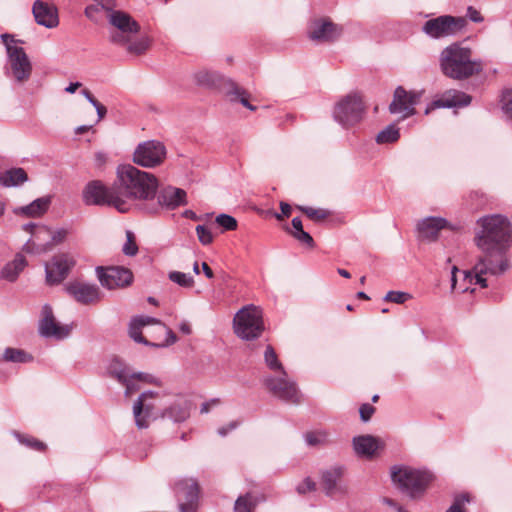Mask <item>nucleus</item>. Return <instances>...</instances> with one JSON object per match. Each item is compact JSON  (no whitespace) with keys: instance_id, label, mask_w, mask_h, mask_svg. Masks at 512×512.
Returning a JSON list of instances; mask_svg holds the SVG:
<instances>
[{"instance_id":"obj_1","label":"nucleus","mask_w":512,"mask_h":512,"mask_svg":"<svg viewBox=\"0 0 512 512\" xmlns=\"http://www.w3.org/2000/svg\"><path fill=\"white\" fill-rule=\"evenodd\" d=\"M115 183L119 198L125 201L153 199L158 189V180L153 174L131 164L118 166Z\"/></svg>"},{"instance_id":"obj_2","label":"nucleus","mask_w":512,"mask_h":512,"mask_svg":"<svg viewBox=\"0 0 512 512\" xmlns=\"http://www.w3.org/2000/svg\"><path fill=\"white\" fill-rule=\"evenodd\" d=\"M440 66L445 76L455 80L467 79L483 69L480 60H472V50L460 43H453L441 52Z\"/></svg>"},{"instance_id":"obj_3","label":"nucleus","mask_w":512,"mask_h":512,"mask_svg":"<svg viewBox=\"0 0 512 512\" xmlns=\"http://www.w3.org/2000/svg\"><path fill=\"white\" fill-rule=\"evenodd\" d=\"M482 230L475 237L484 252H505L512 243V225L501 215L486 216L480 220Z\"/></svg>"},{"instance_id":"obj_4","label":"nucleus","mask_w":512,"mask_h":512,"mask_svg":"<svg viewBox=\"0 0 512 512\" xmlns=\"http://www.w3.org/2000/svg\"><path fill=\"white\" fill-rule=\"evenodd\" d=\"M194 80L198 86L222 90L230 102L241 103L250 111L257 110V107L249 102L250 94L246 89L218 72L200 70L194 74Z\"/></svg>"},{"instance_id":"obj_5","label":"nucleus","mask_w":512,"mask_h":512,"mask_svg":"<svg viewBox=\"0 0 512 512\" xmlns=\"http://www.w3.org/2000/svg\"><path fill=\"white\" fill-rule=\"evenodd\" d=\"M391 479L403 493L418 498L425 493L434 476L427 470L394 465L391 467Z\"/></svg>"},{"instance_id":"obj_6","label":"nucleus","mask_w":512,"mask_h":512,"mask_svg":"<svg viewBox=\"0 0 512 512\" xmlns=\"http://www.w3.org/2000/svg\"><path fill=\"white\" fill-rule=\"evenodd\" d=\"M82 199L86 205L114 207L121 213L129 210L127 201L119 198L115 182L106 186L100 180L89 181L83 189Z\"/></svg>"},{"instance_id":"obj_7","label":"nucleus","mask_w":512,"mask_h":512,"mask_svg":"<svg viewBox=\"0 0 512 512\" xmlns=\"http://www.w3.org/2000/svg\"><path fill=\"white\" fill-rule=\"evenodd\" d=\"M233 328L235 334L243 340L258 339L265 330L261 310L253 304L242 307L234 316Z\"/></svg>"},{"instance_id":"obj_8","label":"nucleus","mask_w":512,"mask_h":512,"mask_svg":"<svg viewBox=\"0 0 512 512\" xmlns=\"http://www.w3.org/2000/svg\"><path fill=\"white\" fill-rule=\"evenodd\" d=\"M366 107L362 96L353 92L341 98L334 106L333 117L344 128L360 123L365 115Z\"/></svg>"},{"instance_id":"obj_9","label":"nucleus","mask_w":512,"mask_h":512,"mask_svg":"<svg viewBox=\"0 0 512 512\" xmlns=\"http://www.w3.org/2000/svg\"><path fill=\"white\" fill-rule=\"evenodd\" d=\"M466 25L464 17L440 15L427 20L422 26V31L432 39H441L458 34Z\"/></svg>"},{"instance_id":"obj_10","label":"nucleus","mask_w":512,"mask_h":512,"mask_svg":"<svg viewBox=\"0 0 512 512\" xmlns=\"http://www.w3.org/2000/svg\"><path fill=\"white\" fill-rule=\"evenodd\" d=\"M166 153V147L162 142L149 140L136 147L133 161L139 166L153 168L163 163Z\"/></svg>"},{"instance_id":"obj_11","label":"nucleus","mask_w":512,"mask_h":512,"mask_svg":"<svg viewBox=\"0 0 512 512\" xmlns=\"http://www.w3.org/2000/svg\"><path fill=\"white\" fill-rule=\"evenodd\" d=\"M96 274L100 284L108 290L128 287L134 280L132 271L123 266H97Z\"/></svg>"},{"instance_id":"obj_12","label":"nucleus","mask_w":512,"mask_h":512,"mask_svg":"<svg viewBox=\"0 0 512 512\" xmlns=\"http://www.w3.org/2000/svg\"><path fill=\"white\" fill-rule=\"evenodd\" d=\"M461 225H454L446 218L429 216L417 223V237L420 241L433 242L436 241L442 230L460 231Z\"/></svg>"},{"instance_id":"obj_13","label":"nucleus","mask_w":512,"mask_h":512,"mask_svg":"<svg viewBox=\"0 0 512 512\" xmlns=\"http://www.w3.org/2000/svg\"><path fill=\"white\" fill-rule=\"evenodd\" d=\"M498 263L494 258H479V263L474 267L473 285H479L481 288L489 287V276H498L507 271L510 267L509 258H499Z\"/></svg>"},{"instance_id":"obj_14","label":"nucleus","mask_w":512,"mask_h":512,"mask_svg":"<svg viewBox=\"0 0 512 512\" xmlns=\"http://www.w3.org/2000/svg\"><path fill=\"white\" fill-rule=\"evenodd\" d=\"M8 63L17 82L27 81L32 72L31 62L22 47L7 45Z\"/></svg>"},{"instance_id":"obj_15","label":"nucleus","mask_w":512,"mask_h":512,"mask_svg":"<svg viewBox=\"0 0 512 512\" xmlns=\"http://www.w3.org/2000/svg\"><path fill=\"white\" fill-rule=\"evenodd\" d=\"M64 290L70 297L82 305L97 303L103 297V293L96 284L84 283L78 280L66 283Z\"/></svg>"},{"instance_id":"obj_16","label":"nucleus","mask_w":512,"mask_h":512,"mask_svg":"<svg viewBox=\"0 0 512 512\" xmlns=\"http://www.w3.org/2000/svg\"><path fill=\"white\" fill-rule=\"evenodd\" d=\"M421 95V92L406 91L402 86H398L394 91L389 111L391 113H403L405 118L413 116L416 113L415 106L419 103Z\"/></svg>"},{"instance_id":"obj_17","label":"nucleus","mask_w":512,"mask_h":512,"mask_svg":"<svg viewBox=\"0 0 512 512\" xmlns=\"http://www.w3.org/2000/svg\"><path fill=\"white\" fill-rule=\"evenodd\" d=\"M343 32V28L329 18H318L311 21L308 36L311 40L321 42H333Z\"/></svg>"},{"instance_id":"obj_18","label":"nucleus","mask_w":512,"mask_h":512,"mask_svg":"<svg viewBox=\"0 0 512 512\" xmlns=\"http://www.w3.org/2000/svg\"><path fill=\"white\" fill-rule=\"evenodd\" d=\"M42 318L39 321V333L45 338L54 337L64 339L70 333L71 328L67 325H61L54 317L52 307L45 304L42 307Z\"/></svg>"},{"instance_id":"obj_19","label":"nucleus","mask_w":512,"mask_h":512,"mask_svg":"<svg viewBox=\"0 0 512 512\" xmlns=\"http://www.w3.org/2000/svg\"><path fill=\"white\" fill-rule=\"evenodd\" d=\"M75 265V258H51V261L45 263L47 284L51 286L60 284Z\"/></svg>"},{"instance_id":"obj_20","label":"nucleus","mask_w":512,"mask_h":512,"mask_svg":"<svg viewBox=\"0 0 512 512\" xmlns=\"http://www.w3.org/2000/svg\"><path fill=\"white\" fill-rule=\"evenodd\" d=\"M344 472L345 468L341 465L321 471L320 483L326 496L334 497L336 494L344 495L347 493V487L339 483L344 476Z\"/></svg>"},{"instance_id":"obj_21","label":"nucleus","mask_w":512,"mask_h":512,"mask_svg":"<svg viewBox=\"0 0 512 512\" xmlns=\"http://www.w3.org/2000/svg\"><path fill=\"white\" fill-rule=\"evenodd\" d=\"M158 392L148 390L139 395L137 400L133 405V414L135 419V424L138 429H146L149 427L148 419L151 417L154 405L150 403H145L148 398H156L158 397Z\"/></svg>"},{"instance_id":"obj_22","label":"nucleus","mask_w":512,"mask_h":512,"mask_svg":"<svg viewBox=\"0 0 512 512\" xmlns=\"http://www.w3.org/2000/svg\"><path fill=\"white\" fill-rule=\"evenodd\" d=\"M32 13L37 24L46 28H54L59 24L58 10L42 0H36L32 6Z\"/></svg>"},{"instance_id":"obj_23","label":"nucleus","mask_w":512,"mask_h":512,"mask_svg":"<svg viewBox=\"0 0 512 512\" xmlns=\"http://www.w3.org/2000/svg\"><path fill=\"white\" fill-rule=\"evenodd\" d=\"M158 204L167 210H174L187 204V193L181 188L167 186L158 192Z\"/></svg>"},{"instance_id":"obj_24","label":"nucleus","mask_w":512,"mask_h":512,"mask_svg":"<svg viewBox=\"0 0 512 512\" xmlns=\"http://www.w3.org/2000/svg\"><path fill=\"white\" fill-rule=\"evenodd\" d=\"M265 386L282 400L298 402V391L296 385L284 378L270 377L265 380Z\"/></svg>"},{"instance_id":"obj_25","label":"nucleus","mask_w":512,"mask_h":512,"mask_svg":"<svg viewBox=\"0 0 512 512\" xmlns=\"http://www.w3.org/2000/svg\"><path fill=\"white\" fill-rule=\"evenodd\" d=\"M353 448L360 458L373 459L376 451L382 449L384 444L372 435L355 436L352 440Z\"/></svg>"},{"instance_id":"obj_26","label":"nucleus","mask_w":512,"mask_h":512,"mask_svg":"<svg viewBox=\"0 0 512 512\" xmlns=\"http://www.w3.org/2000/svg\"><path fill=\"white\" fill-rule=\"evenodd\" d=\"M173 491L177 499L185 500L183 503H198L200 486L195 479H180L173 485Z\"/></svg>"},{"instance_id":"obj_27","label":"nucleus","mask_w":512,"mask_h":512,"mask_svg":"<svg viewBox=\"0 0 512 512\" xmlns=\"http://www.w3.org/2000/svg\"><path fill=\"white\" fill-rule=\"evenodd\" d=\"M471 100V96L462 91L448 90L431 103V108L464 107L469 105Z\"/></svg>"},{"instance_id":"obj_28","label":"nucleus","mask_w":512,"mask_h":512,"mask_svg":"<svg viewBox=\"0 0 512 512\" xmlns=\"http://www.w3.org/2000/svg\"><path fill=\"white\" fill-rule=\"evenodd\" d=\"M474 268L472 270H460L457 266L451 269V290L458 293H466L475 291L471 286L474 280Z\"/></svg>"},{"instance_id":"obj_29","label":"nucleus","mask_w":512,"mask_h":512,"mask_svg":"<svg viewBox=\"0 0 512 512\" xmlns=\"http://www.w3.org/2000/svg\"><path fill=\"white\" fill-rule=\"evenodd\" d=\"M192 402L185 400L183 402H176L169 407L164 408L161 413V418H168L175 423H182L190 417V410Z\"/></svg>"},{"instance_id":"obj_30","label":"nucleus","mask_w":512,"mask_h":512,"mask_svg":"<svg viewBox=\"0 0 512 512\" xmlns=\"http://www.w3.org/2000/svg\"><path fill=\"white\" fill-rule=\"evenodd\" d=\"M109 22L122 32L136 34L140 30L139 24L132 17L123 11L113 10L109 13Z\"/></svg>"},{"instance_id":"obj_31","label":"nucleus","mask_w":512,"mask_h":512,"mask_svg":"<svg viewBox=\"0 0 512 512\" xmlns=\"http://www.w3.org/2000/svg\"><path fill=\"white\" fill-rule=\"evenodd\" d=\"M51 204L50 197H40L32 201L26 206L19 207L15 213L22 214L27 217H40L48 210Z\"/></svg>"},{"instance_id":"obj_32","label":"nucleus","mask_w":512,"mask_h":512,"mask_svg":"<svg viewBox=\"0 0 512 512\" xmlns=\"http://www.w3.org/2000/svg\"><path fill=\"white\" fill-rule=\"evenodd\" d=\"M27 265V258H14L1 269L0 278L13 283Z\"/></svg>"},{"instance_id":"obj_33","label":"nucleus","mask_w":512,"mask_h":512,"mask_svg":"<svg viewBox=\"0 0 512 512\" xmlns=\"http://www.w3.org/2000/svg\"><path fill=\"white\" fill-rule=\"evenodd\" d=\"M28 180V174L23 168H10L0 174V185L3 187H15Z\"/></svg>"},{"instance_id":"obj_34","label":"nucleus","mask_w":512,"mask_h":512,"mask_svg":"<svg viewBox=\"0 0 512 512\" xmlns=\"http://www.w3.org/2000/svg\"><path fill=\"white\" fill-rule=\"evenodd\" d=\"M107 373L118 382H126V376L130 375L127 364L118 356H113L110 360Z\"/></svg>"},{"instance_id":"obj_35","label":"nucleus","mask_w":512,"mask_h":512,"mask_svg":"<svg viewBox=\"0 0 512 512\" xmlns=\"http://www.w3.org/2000/svg\"><path fill=\"white\" fill-rule=\"evenodd\" d=\"M2 360L12 363H30L34 357L23 349L7 347L2 355Z\"/></svg>"},{"instance_id":"obj_36","label":"nucleus","mask_w":512,"mask_h":512,"mask_svg":"<svg viewBox=\"0 0 512 512\" xmlns=\"http://www.w3.org/2000/svg\"><path fill=\"white\" fill-rule=\"evenodd\" d=\"M257 504V497L253 496L251 492H247L236 499L234 512H254Z\"/></svg>"},{"instance_id":"obj_37","label":"nucleus","mask_w":512,"mask_h":512,"mask_svg":"<svg viewBox=\"0 0 512 512\" xmlns=\"http://www.w3.org/2000/svg\"><path fill=\"white\" fill-rule=\"evenodd\" d=\"M14 436L20 444L28 447L31 450L38 452H45L47 450V445L44 442L31 435L15 431Z\"/></svg>"},{"instance_id":"obj_38","label":"nucleus","mask_w":512,"mask_h":512,"mask_svg":"<svg viewBox=\"0 0 512 512\" xmlns=\"http://www.w3.org/2000/svg\"><path fill=\"white\" fill-rule=\"evenodd\" d=\"M399 138V128L395 124H390L377 134L376 142L378 144H390L397 142Z\"/></svg>"},{"instance_id":"obj_39","label":"nucleus","mask_w":512,"mask_h":512,"mask_svg":"<svg viewBox=\"0 0 512 512\" xmlns=\"http://www.w3.org/2000/svg\"><path fill=\"white\" fill-rule=\"evenodd\" d=\"M264 360L265 364L270 370L275 372H282L284 375H286L284 367L278 359V355L272 345H267L264 352Z\"/></svg>"},{"instance_id":"obj_40","label":"nucleus","mask_w":512,"mask_h":512,"mask_svg":"<svg viewBox=\"0 0 512 512\" xmlns=\"http://www.w3.org/2000/svg\"><path fill=\"white\" fill-rule=\"evenodd\" d=\"M296 208L315 222H321L330 216V211L322 208H313L309 206H296Z\"/></svg>"},{"instance_id":"obj_41","label":"nucleus","mask_w":512,"mask_h":512,"mask_svg":"<svg viewBox=\"0 0 512 512\" xmlns=\"http://www.w3.org/2000/svg\"><path fill=\"white\" fill-rule=\"evenodd\" d=\"M168 278L170 281L179 285L182 288H192L195 283L193 277L190 274L180 271L169 272Z\"/></svg>"},{"instance_id":"obj_42","label":"nucleus","mask_w":512,"mask_h":512,"mask_svg":"<svg viewBox=\"0 0 512 512\" xmlns=\"http://www.w3.org/2000/svg\"><path fill=\"white\" fill-rule=\"evenodd\" d=\"M215 224L221 229V232L234 231L238 227L237 220L225 213H221L215 218Z\"/></svg>"},{"instance_id":"obj_43","label":"nucleus","mask_w":512,"mask_h":512,"mask_svg":"<svg viewBox=\"0 0 512 512\" xmlns=\"http://www.w3.org/2000/svg\"><path fill=\"white\" fill-rule=\"evenodd\" d=\"M141 327L137 322H135L133 319L131 320L129 324V336L136 342L143 344L145 346L153 347L154 342L149 341L147 338H145L142 334Z\"/></svg>"},{"instance_id":"obj_44","label":"nucleus","mask_w":512,"mask_h":512,"mask_svg":"<svg viewBox=\"0 0 512 512\" xmlns=\"http://www.w3.org/2000/svg\"><path fill=\"white\" fill-rule=\"evenodd\" d=\"M472 496L468 492H463L454 497L452 505L445 512H467L464 505L471 502Z\"/></svg>"},{"instance_id":"obj_45","label":"nucleus","mask_w":512,"mask_h":512,"mask_svg":"<svg viewBox=\"0 0 512 512\" xmlns=\"http://www.w3.org/2000/svg\"><path fill=\"white\" fill-rule=\"evenodd\" d=\"M136 236L131 230H126V241L122 246V252L125 256H135L138 252Z\"/></svg>"},{"instance_id":"obj_46","label":"nucleus","mask_w":512,"mask_h":512,"mask_svg":"<svg viewBox=\"0 0 512 512\" xmlns=\"http://www.w3.org/2000/svg\"><path fill=\"white\" fill-rule=\"evenodd\" d=\"M40 232H45L51 237V244L58 245L65 241L67 238L69 231L65 228H60L55 231H51L46 227H42Z\"/></svg>"},{"instance_id":"obj_47","label":"nucleus","mask_w":512,"mask_h":512,"mask_svg":"<svg viewBox=\"0 0 512 512\" xmlns=\"http://www.w3.org/2000/svg\"><path fill=\"white\" fill-rule=\"evenodd\" d=\"M412 298V295L403 292V291H388L387 294L384 296L383 300L386 302H392L396 304H404L406 301L410 300Z\"/></svg>"},{"instance_id":"obj_48","label":"nucleus","mask_w":512,"mask_h":512,"mask_svg":"<svg viewBox=\"0 0 512 512\" xmlns=\"http://www.w3.org/2000/svg\"><path fill=\"white\" fill-rule=\"evenodd\" d=\"M130 378H133L135 380L145 382L148 384H152L157 387H161L163 385L162 381L153 376L152 374L146 373V372H133L130 374Z\"/></svg>"},{"instance_id":"obj_49","label":"nucleus","mask_w":512,"mask_h":512,"mask_svg":"<svg viewBox=\"0 0 512 512\" xmlns=\"http://www.w3.org/2000/svg\"><path fill=\"white\" fill-rule=\"evenodd\" d=\"M149 48V41L147 39H139L127 45V51L134 55H142Z\"/></svg>"},{"instance_id":"obj_50","label":"nucleus","mask_w":512,"mask_h":512,"mask_svg":"<svg viewBox=\"0 0 512 512\" xmlns=\"http://www.w3.org/2000/svg\"><path fill=\"white\" fill-rule=\"evenodd\" d=\"M196 234L203 245L211 244L214 238L212 229L205 225H198L196 227Z\"/></svg>"},{"instance_id":"obj_51","label":"nucleus","mask_w":512,"mask_h":512,"mask_svg":"<svg viewBox=\"0 0 512 512\" xmlns=\"http://www.w3.org/2000/svg\"><path fill=\"white\" fill-rule=\"evenodd\" d=\"M161 328L165 331L166 338L164 341H162L160 343L154 342L153 347L154 348H165V347H169V346L173 345L174 343H176V341L178 340V337L175 334V332L171 328L166 326L165 324H163Z\"/></svg>"},{"instance_id":"obj_52","label":"nucleus","mask_w":512,"mask_h":512,"mask_svg":"<svg viewBox=\"0 0 512 512\" xmlns=\"http://www.w3.org/2000/svg\"><path fill=\"white\" fill-rule=\"evenodd\" d=\"M316 490V483L312 480L311 477H305L302 482H300L297 487L296 491L300 495H305L308 492H313Z\"/></svg>"},{"instance_id":"obj_53","label":"nucleus","mask_w":512,"mask_h":512,"mask_svg":"<svg viewBox=\"0 0 512 512\" xmlns=\"http://www.w3.org/2000/svg\"><path fill=\"white\" fill-rule=\"evenodd\" d=\"M375 411H376V408L373 405H371L369 403L361 404V406L359 407V414H360L361 421L364 423H367L368 421H370L373 414L375 413Z\"/></svg>"},{"instance_id":"obj_54","label":"nucleus","mask_w":512,"mask_h":512,"mask_svg":"<svg viewBox=\"0 0 512 512\" xmlns=\"http://www.w3.org/2000/svg\"><path fill=\"white\" fill-rule=\"evenodd\" d=\"M104 11L103 9H101V7H99V4H96V3H93L91 5H88L86 8H85V11H84V14L87 18H89L90 20L94 21V22H98L100 20V16L99 14Z\"/></svg>"},{"instance_id":"obj_55","label":"nucleus","mask_w":512,"mask_h":512,"mask_svg":"<svg viewBox=\"0 0 512 512\" xmlns=\"http://www.w3.org/2000/svg\"><path fill=\"white\" fill-rule=\"evenodd\" d=\"M503 106L502 109L505 114L512 120V89L506 91L503 94Z\"/></svg>"},{"instance_id":"obj_56","label":"nucleus","mask_w":512,"mask_h":512,"mask_svg":"<svg viewBox=\"0 0 512 512\" xmlns=\"http://www.w3.org/2000/svg\"><path fill=\"white\" fill-rule=\"evenodd\" d=\"M132 319L137 322L141 328L149 324H158L162 327L164 324L161 322V320L150 316H135Z\"/></svg>"},{"instance_id":"obj_57","label":"nucleus","mask_w":512,"mask_h":512,"mask_svg":"<svg viewBox=\"0 0 512 512\" xmlns=\"http://www.w3.org/2000/svg\"><path fill=\"white\" fill-rule=\"evenodd\" d=\"M126 33L120 30L115 31L111 34L110 41L117 45H126L129 42V37L125 35Z\"/></svg>"},{"instance_id":"obj_58","label":"nucleus","mask_w":512,"mask_h":512,"mask_svg":"<svg viewBox=\"0 0 512 512\" xmlns=\"http://www.w3.org/2000/svg\"><path fill=\"white\" fill-rule=\"evenodd\" d=\"M293 236L301 243L309 246V247H312L313 244H314V240L312 238V236L304 231V230H301L299 233H293Z\"/></svg>"},{"instance_id":"obj_59","label":"nucleus","mask_w":512,"mask_h":512,"mask_svg":"<svg viewBox=\"0 0 512 512\" xmlns=\"http://www.w3.org/2000/svg\"><path fill=\"white\" fill-rule=\"evenodd\" d=\"M467 16L472 22L475 23H481L484 20L481 13L472 6L467 8Z\"/></svg>"},{"instance_id":"obj_60","label":"nucleus","mask_w":512,"mask_h":512,"mask_svg":"<svg viewBox=\"0 0 512 512\" xmlns=\"http://www.w3.org/2000/svg\"><path fill=\"white\" fill-rule=\"evenodd\" d=\"M240 422L239 421H231L230 423H228L227 425L225 426H222L218 429V434L222 437H225L229 434V432H231L232 430H234L235 428H237L239 426Z\"/></svg>"},{"instance_id":"obj_61","label":"nucleus","mask_w":512,"mask_h":512,"mask_svg":"<svg viewBox=\"0 0 512 512\" xmlns=\"http://www.w3.org/2000/svg\"><path fill=\"white\" fill-rule=\"evenodd\" d=\"M96 4H99V7L104 11L110 13L116 7L115 0H93Z\"/></svg>"},{"instance_id":"obj_62","label":"nucleus","mask_w":512,"mask_h":512,"mask_svg":"<svg viewBox=\"0 0 512 512\" xmlns=\"http://www.w3.org/2000/svg\"><path fill=\"white\" fill-rule=\"evenodd\" d=\"M280 209H281V214H276V218L279 219V220H282L283 217H290L291 215V212H292V208L290 206V204L286 203V202H280Z\"/></svg>"},{"instance_id":"obj_63","label":"nucleus","mask_w":512,"mask_h":512,"mask_svg":"<svg viewBox=\"0 0 512 512\" xmlns=\"http://www.w3.org/2000/svg\"><path fill=\"white\" fill-rule=\"evenodd\" d=\"M94 162L97 168L102 169L107 162V155L103 152L95 153Z\"/></svg>"},{"instance_id":"obj_64","label":"nucleus","mask_w":512,"mask_h":512,"mask_svg":"<svg viewBox=\"0 0 512 512\" xmlns=\"http://www.w3.org/2000/svg\"><path fill=\"white\" fill-rule=\"evenodd\" d=\"M198 503H179L181 512H196Z\"/></svg>"}]
</instances>
